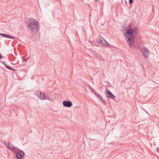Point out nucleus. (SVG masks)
<instances>
[{
    "label": "nucleus",
    "instance_id": "17",
    "mask_svg": "<svg viewBox=\"0 0 159 159\" xmlns=\"http://www.w3.org/2000/svg\"><path fill=\"white\" fill-rule=\"evenodd\" d=\"M157 152L159 153V147H157Z\"/></svg>",
    "mask_w": 159,
    "mask_h": 159
},
{
    "label": "nucleus",
    "instance_id": "21",
    "mask_svg": "<svg viewBox=\"0 0 159 159\" xmlns=\"http://www.w3.org/2000/svg\"><path fill=\"white\" fill-rule=\"evenodd\" d=\"M94 0L96 2H97L99 1V0Z\"/></svg>",
    "mask_w": 159,
    "mask_h": 159
},
{
    "label": "nucleus",
    "instance_id": "8",
    "mask_svg": "<svg viewBox=\"0 0 159 159\" xmlns=\"http://www.w3.org/2000/svg\"><path fill=\"white\" fill-rule=\"evenodd\" d=\"M142 53L144 56L146 57H148L149 56V51L145 48H143L142 49Z\"/></svg>",
    "mask_w": 159,
    "mask_h": 159
},
{
    "label": "nucleus",
    "instance_id": "13",
    "mask_svg": "<svg viewBox=\"0 0 159 159\" xmlns=\"http://www.w3.org/2000/svg\"><path fill=\"white\" fill-rule=\"evenodd\" d=\"M90 89L94 93V92H95V90L93 89L92 88H91Z\"/></svg>",
    "mask_w": 159,
    "mask_h": 159
},
{
    "label": "nucleus",
    "instance_id": "18",
    "mask_svg": "<svg viewBox=\"0 0 159 159\" xmlns=\"http://www.w3.org/2000/svg\"><path fill=\"white\" fill-rule=\"evenodd\" d=\"M23 61H25V62H26L27 61V59H23Z\"/></svg>",
    "mask_w": 159,
    "mask_h": 159
},
{
    "label": "nucleus",
    "instance_id": "15",
    "mask_svg": "<svg viewBox=\"0 0 159 159\" xmlns=\"http://www.w3.org/2000/svg\"><path fill=\"white\" fill-rule=\"evenodd\" d=\"M7 68L8 69H9L11 70L12 69V68L10 66H8V67H7Z\"/></svg>",
    "mask_w": 159,
    "mask_h": 159
},
{
    "label": "nucleus",
    "instance_id": "2",
    "mask_svg": "<svg viewBox=\"0 0 159 159\" xmlns=\"http://www.w3.org/2000/svg\"><path fill=\"white\" fill-rule=\"evenodd\" d=\"M27 26L33 32H36L39 30V24L38 21L34 19H30L27 22Z\"/></svg>",
    "mask_w": 159,
    "mask_h": 159
},
{
    "label": "nucleus",
    "instance_id": "6",
    "mask_svg": "<svg viewBox=\"0 0 159 159\" xmlns=\"http://www.w3.org/2000/svg\"><path fill=\"white\" fill-rule=\"evenodd\" d=\"M62 104L64 107H70L72 106V102L69 100L64 101L62 102Z\"/></svg>",
    "mask_w": 159,
    "mask_h": 159
},
{
    "label": "nucleus",
    "instance_id": "16",
    "mask_svg": "<svg viewBox=\"0 0 159 159\" xmlns=\"http://www.w3.org/2000/svg\"><path fill=\"white\" fill-rule=\"evenodd\" d=\"M2 54L0 53V60L2 58Z\"/></svg>",
    "mask_w": 159,
    "mask_h": 159
},
{
    "label": "nucleus",
    "instance_id": "12",
    "mask_svg": "<svg viewBox=\"0 0 159 159\" xmlns=\"http://www.w3.org/2000/svg\"><path fill=\"white\" fill-rule=\"evenodd\" d=\"M133 0H129V2L130 4H131L133 3Z\"/></svg>",
    "mask_w": 159,
    "mask_h": 159
},
{
    "label": "nucleus",
    "instance_id": "4",
    "mask_svg": "<svg viewBox=\"0 0 159 159\" xmlns=\"http://www.w3.org/2000/svg\"><path fill=\"white\" fill-rule=\"evenodd\" d=\"M97 42L102 46L108 47L109 46V43L103 38L101 36L98 39Z\"/></svg>",
    "mask_w": 159,
    "mask_h": 159
},
{
    "label": "nucleus",
    "instance_id": "23",
    "mask_svg": "<svg viewBox=\"0 0 159 159\" xmlns=\"http://www.w3.org/2000/svg\"><path fill=\"white\" fill-rule=\"evenodd\" d=\"M57 96H58V97L59 96H60H60H61V95H57Z\"/></svg>",
    "mask_w": 159,
    "mask_h": 159
},
{
    "label": "nucleus",
    "instance_id": "9",
    "mask_svg": "<svg viewBox=\"0 0 159 159\" xmlns=\"http://www.w3.org/2000/svg\"><path fill=\"white\" fill-rule=\"evenodd\" d=\"M0 35L2 36L3 37L7 38H9L11 39H15V38L14 37L12 36L9 35L8 34H2L0 33Z\"/></svg>",
    "mask_w": 159,
    "mask_h": 159
},
{
    "label": "nucleus",
    "instance_id": "20",
    "mask_svg": "<svg viewBox=\"0 0 159 159\" xmlns=\"http://www.w3.org/2000/svg\"><path fill=\"white\" fill-rule=\"evenodd\" d=\"M2 63H3L5 66L6 65V64L3 62H2Z\"/></svg>",
    "mask_w": 159,
    "mask_h": 159
},
{
    "label": "nucleus",
    "instance_id": "22",
    "mask_svg": "<svg viewBox=\"0 0 159 159\" xmlns=\"http://www.w3.org/2000/svg\"><path fill=\"white\" fill-rule=\"evenodd\" d=\"M8 66L7 65L5 66L7 67H7H8Z\"/></svg>",
    "mask_w": 159,
    "mask_h": 159
},
{
    "label": "nucleus",
    "instance_id": "14",
    "mask_svg": "<svg viewBox=\"0 0 159 159\" xmlns=\"http://www.w3.org/2000/svg\"><path fill=\"white\" fill-rule=\"evenodd\" d=\"M101 102H102V103H105V102H106V101L105 100H101Z\"/></svg>",
    "mask_w": 159,
    "mask_h": 159
},
{
    "label": "nucleus",
    "instance_id": "5",
    "mask_svg": "<svg viewBox=\"0 0 159 159\" xmlns=\"http://www.w3.org/2000/svg\"><path fill=\"white\" fill-rule=\"evenodd\" d=\"M35 94L41 98V99H45L46 96L43 93L38 91H36L34 93Z\"/></svg>",
    "mask_w": 159,
    "mask_h": 159
},
{
    "label": "nucleus",
    "instance_id": "7",
    "mask_svg": "<svg viewBox=\"0 0 159 159\" xmlns=\"http://www.w3.org/2000/svg\"><path fill=\"white\" fill-rule=\"evenodd\" d=\"M106 96L108 98L113 99L115 98V96L108 89L106 90Z\"/></svg>",
    "mask_w": 159,
    "mask_h": 159
},
{
    "label": "nucleus",
    "instance_id": "24",
    "mask_svg": "<svg viewBox=\"0 0 159 159\" xmlns=\"http://www.w3.org/2000/svg\"><path fill=\"white\" fill-rule=\"evenodd\" d=\"M58 98V99H60V98H61V97H60V98Z\"/></svg>",
    "mask_w": 159,
    "mask_h": 159
},
{
    "label": "nucleus",
    "instance_id": "19",
    "mask_svg": "<svg viewBox=\"0 0 159 159\" xmlns=\"http://www.w3.org/2000/svg\"><path fill=\"white\" fill-rule=\"evenodd\" d=\"M11 70H14V71H16V70L14 69H13V68H12V69H11Z\"/></svg>",
    "mask_w": 159,
    "mask_h": 159
},
{
    "label": "nucleus",
    "instance_id": "10",
    "mask_svg": "<svg viewBox=\"0 0 159 159\" xmlns=\"http://www.w3.org/2000/svg\"><path fill=\"white\" fill-rule=\"evenodd\" d=\"M6 146L8 149L11 150H13V151L16 150L17 148L11 145V144L9 143H8Z\"/></svg>",
    "mask_w": 159,
    "mask_h": 159
},
{
    "label": "nucleus",
    "instance_id": "3",
    "mask_svg": "<svg viewBox=\"0 0 159 159\" xmlns=\"http://www.w3.org/2000/svg\"><path fill=\"white\" fill-rule=\"evenodd\" d=\"M13 152L15 154L16 157L17 159H23L25 156L24 152L16 148V149L13 150Z\"/></svg>",
    "mask_w": 159,
    "mask_h": 159
},
{
    "label": "nucleus",
    "instance_id": "11",
    "mask_svg": "<svg viewBox=\"0 0 159 159\" xmlns=\"http://www.w3.org/2000/svg\"><path fill=\"white\" fill-rule=\"evenodd\" d=\"M95 95L98 98H99L100 99H103L101 95L99 94L98 93L96 92L95 93Z\"/></svg>",
    "mask_w": 159,
    "mask_h": 159
},
{
    "label": "nucleus",
    "instance_id": "1",
    "mask_svg": "<svg viewBox=\"0 0 159 159\" xmlns=\"http://www.w3.org/2000/svg\"><path fill=\"white\" fill-rule=\"evenodd\" d=\"M124 30L126 31L125 35V40L129 47H131L134 45L135 39L134 34H137L138 29L136 28L134 29L125 28Z\"/></svg>",
    "mask_w": 159,
    "mask_h": 159
}]
</instances>
